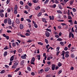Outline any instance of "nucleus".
Listing matches in <instances>:
<instances>
[{"label":"nucleus","instance_id":"obj_45","mask_svg":"<svg viewBox=\"0 0 77 77\" xmlns=\"http://www.w3.org/2000/svg\"><path fill=\"white\" fill-rule=\"evenodd\" d=\"M25 7L26 9H29V7L27 5H26Z\"/></svg>","mask_w":77,"mask_h":77},{"label":"nucleus","instance_id":"obj_12","mask_svg":"<svg viewBox=\"0 0 77 77\" xmlns=\"http://www.w3.org/2000/svg\"><path fill=\"white\" fill-rule=\"evenodd\" d=\"M16 23L17 24H19L20 23V19H17L16 20Z\"/></svg>","mask_w":77,"mask_h":77},{"label":"nucleus","instance_id":"obj_42","mask_svg":"<svg viewBox=\"0 0 77 77\" xmlns=\"http://www.w3.org/2000/svg\"><path fill=\"white\" fill-rule=\"evenodd\" d=\"M31 75H33V76H34V75H35V72H32L31 73Z\"/></svg>","mask_w":77,"mask_h":77},{"label":"nucleus","instance_id":"obj_40","mask_svg":"<svg viewBox=\"0 0 77 77\" xmlns=\"http://www.w3.org/2000/svg\"><path fill=\"white\" fill-rule=\"evenodd\" d=\"M12 45L13 47H15V46H16V43H13L12 44Z\"/></svg>","mask_w":77,"mask_h":77},{"label":"nucleus","instance_id":"obj_5","mask_svg":"<svg viewBox=\"0 0 77 77\" xmlns=\"http://www.w3.org/2000/svg\"><path fill=\"white\" fill-rule=\"evenodd\" d=\"M14 65H18V63H19V61L18 60H16V61H14Z\"/></svg>","mask_w":77,"mask_h":77},{"label":"nucleus","instance_id":"obj_27","mask_svg":"<svg viewBox=\"0 0 77 77\" xmlns=\"http://www.w3.org/2000/svg\"><path fill=\"white\" fill-rule=\"evenodd\" d=\"M20 68L19 67L18 68H17L16 70H15V72H17V71H19V70H20Z\"/></svg>","mask_w":77,"mask_h":77},{"label":"nucleus","instance_id":"obj_31","mask_svg":"<svg viewBox=\"0 0 77 77\" xmlns=\"http://www.w3.org/2000/svg\"><path fill=\"white\" fill-rule=\"evenodd\" d=\"M46 30H47V31H48V32H51V29H45Z\"/></svg>","mask_w":77,"mask_h":77},{"label":"nucleus","instance_id":"obj_3","mask_svg":"<svg viewBox=\"0 0 77 77\" xmlns=\"http://www.w3.org/2000/svg\"><path fill=\"white\" fill-rule=\"evenodd\" d=\"M8 24H9V25H11L12 24V20H11V19L9 18L8 19Z\"/></svg>","mask_w":77,"mask_h":77},{"label":"nucleus","instance_id":"obj_17","mask_svg":"<svg viewBox=\"0 0 77 77\" xmlns=\"http://www.w3.org/2000/svg\"><path fill=\"white\" fill-rule=\"evenodd\" d=\"M57 41H59V42H60V41H62V39L60 38H59L57 39Z\"/></svg>","mask_w":77,"mask_h":77},{"label":"nucleus","instance_id":"obj_9","mask_svg":"<svg viewBox=\"0 0 77 77\" xmlns=\"http://www.w3.org/2000/svg\"><path fill=\"white\" fill-rule=\"evenodd\" d=\"M50 67H46L45 68V72H47V71H48L50 70Z\"/></svg>","mask_w":77,"mask_h":77},{"label":"nucleus","instance_id":"obj_23","mask_svg":"<svg viewBox=\"0 0 77 77\" xmlns=\"http://www.w3.org/2000/svg\"><path fill=\"white\" fill-rule=\"evenodd\" d=\"M6 72V71H5V70H3L1 71L0 72L1 74H3L4 73H5Z\"/></svg>","mask_w":77,"mask_h":77},{"label":"nucleus","instance_id":"obj_8","mask_svg":"<svg viewBox=\"0 0 77 77\" xmlns=\"http://www.w3.org/2000/svg\"><path fill=\"white\" fill-rule=\"evenodd\" d=\"M49 18L50 20H54V17L53 16H52L51 17V16H49Z\"/></svg>","mask_w":77,"mask_h":77},{"label":"nucleus","instance_id":"obj_26","mask_svg":"<svg viewBox=\"0 0 77 77\" xmlns=\"http://www.w3.org/2000/svg\"><path fill=\"white\" fill-rule=\"evenodd\" d=\"M0 15L2 18L3 17H4V14L3 13H0Z\"/></svg>","mask_w":77,"mask_h":77},{"label":"nucleus","instance_id":"obj_50","mask_svg":"<svg viewBox=\"0 0 77 77\" xmlns=\"http://www.w3.org/2000/svg\"><path fill=\"white\" fill-rule=\"evenodd\" d=\"M5 17L6 18H7V17H8V13H7V12H6L5 14Z\"/></svg>","mask_w":77,"mask_h":77},{"label":"nucleus","instance_id":"obj_38","mask_svg":"<svg viewBox=\"0 0 77 77\" xmlns=\"http://www.w3.org/2000/svg\"><path fill=\"white\" fill-rule=\"evenodd\" d=\"M68 47H66V46L64 48V50L65 51H67V50H68Z\"/></svg>","mask_w":77,"mask_h":77},{"label":"nucleus","instance_id":"obj_44","mask_svg":"<svg viewBox=\"0 0 77 77\" xmlns=\"http://www.w3.org/2000/svg\"><path fill=\"white\" fill-rule=\"evenodd\" d=\"M27 69V70L29 71H31V69H30V67H28Z\"/></svg>","mask_w":77,"mask_h":77},{"label":"nucleus","instance_id":"obj_28","mask_svg":"<svg viewBox=\"0 0 77 77\" xmlns=\"http://www.w3.org/2000/svg\"><path fill=\"white\" fill-rule=\"evenodd\" d=\"M17 13H18V11H17V10H14V14H17Z\"/></svg>","mask_w":77,"mask_h":77},{"label":"nucleus","instance_id":"obj_35","mask_svg":"<svg viewBox=\"0 0 77 77\" xmlns=\"http://www.w3.org/2000/svg\"><path fill=\"white\" fill-rule=\"evenodd\" d=\"M45 41L46 44H48V40L47 39H45Z\"/></svg>","mask_w":77,"mask_h":77},{"label":"nucleus","instance_id":"obj_64","mask_svg":"<svg viewBox=\"0 0 77 77\" xmlns=\"http://www.w3.org/2000/svg\"><path fill=\"white\" fill-rule=\"evenodd\" d=\"M2 12H4V10L3 9L0 11V13H3Z\"/></svg>","mask_w":77,"mask_h":77},{"label":"nucleus","instance_id":"obj_6","mask_svg":"<svg viewBox=\"0 0 77 77\" xmlns=\"http://www.w3.org/2000/svg\"><path fill=\"white\" fill-rule=\"evenodd\" d=\"M26 56H27L26 54H24L23 55L21 56V58L23 59H26Z\"/></svg>","mask_w":77,"mask_h":77},{"label":"nucleus","instance_id":"obj_34","mask_svg":"<svg viewBox=\"0 0 77 77\" xmlns=\"http://www.w3.org/2000/svg\"><path fill=\"white\" fill-rule=\"evenodd\" d=\"M40 9V7L39 6H38V7H36L35 8V10H38V9Z\"/></svg>","mask_w":77,"mask_h":77},{"label":"nucleus","instance_id":"obj_29","mask_svg":"<svg viewBox=\"0 0 77 77\" xmlns=\"http://www.w3.org/2000/svg\"><path fill=\"white\" fill-rule=\"evenodd\" d=\"M71 57H72V58H74V57H75V56L74 55V53L72 54H71Z\"/></svg>","mask_w":77,"mask_h":77},{"label":"nucleus","instance_id":"obj_53","mask_svg":"<svg viewBox=\"0 0 77 77\" xmlns=\"http://www.w3.org/2000/svg\"><path fill=\"white\" fill-rule=\"evenodd\" d=\"M5 67H6L7 68H9V66H8L7 65H5Z\"/></svg>","mask_w":77,"mask_h":77},{"label":"nucleus","instance_id":"obj_30","mask_svg":"<svg viewBox=\"0 0 77 77\" xmlns=\"http://www.w3.org/2000/svg\"><path fill=\"white\" fill-rule=\"evenodd\" d=\"M18 52L19 53H21L22 52V49L20 48L18 50Z\"/></svg>","mask_w":77,"mask_h":77},{"label":"nucleus","instance_id":"obj_13","mask_svg":"<svg viewBox=\"0 0 77 77\" xmlns=\"http://www.w3.org/2000/svg\"><path fill=\"white\" fill-rule=\"evenodd\" d=\"M62 65V63H61L60 62H59L57 64V66H59V67H60V66H61Z\"/></svg>","mask_w":77,"mask_h":77},{"label":"nucleus","instance_id":"obj_62","mask_svg":"<svg viewBox=\"0 0 77 77\" xmlns=\"http://www.w3.org/2000/svg\"><path fill=\"white\" fill-rule=\"evenodd\" d=\"M29 6H31L32 5V4L30 3H29L28 4Z\"/></svg>","mask_w":77,"mask_h":77},{"label":"nucleus","instance_id":"obj_55","mask_svg":"<svg viewBox=\"0 0 77 77\" xmlns=\"http://www.w3.org/2000/svg\"><path fill=\"white\" fill-rule=\"evenodd\" d=\"M42 20L43 22H45V18H42Z\"/></svg>","mask_w":77,"mask_h":77},{"label":"nucleus","instance_id":"obj_47","mask_svg":"<svg viewBox=\"0 0 77 77\" xmlns=\"http://www.w3.org/2000/svg\"><path fill=\"white\" fill-rule=\"evenodd\" d=\"M58 7L60 9H62V6L61 5H59Z\"/></svg>","mask_w":77,"mask_h":77},{"label":"nucleus","instance_id":"obj_48","mask_svg":"<svg viewBox=\"0 0 77 77\" xmlns=\"http://www.w3.org/2000/svg\"><path fill=\"white\" fill-rule=\"evenodd\" d=\"M68 18L69 20H71V19H72V17L71 16H69Z\"/></svg>","mask_w":77,"mask_h":77},{"label":"nucleus","instance_id":"obj_7","mask_svg":"<svg viewBox=\"0 0 77 77\" xmlns=\"http://www.w3.org/2000/svg\"><path fill=\"white\" fill-rule=\"evenodd\" d=\"M55 64H53L52 65V70L54 71L55 69Z\"/></svg>","mask_w":77,"mask_h":77},{"label":"nucleus","instance_id":"obj_52","mask_svg":"<svg viewBox=\"0 0 77 77\" xmlns=\"http://www.w3.org/2000/svg\"><path fill=\"white\" fill-rule=\"evenodd\" d=\"M20 36L21 37H22V38H26V36L24 35H23L22 34H21V35H20Z\"/></svg>","mask_w":77,"mask_h":77},{"label":"nucleus","instance_id":"obj_14","mask_svg":"<svg viewBox=\"0 0 77 77\" xmlns=\"http://www.w3.org/2000/svg\"><path fill=\"white\" fill-rule=\"evenodd\" d=\"M20 29H23L24 28V26H23V25L22 24H20Z\"/></svg>","mask_w":77,"mask_h":77},{"label":"nucleus","instance_id":"obj_51","mask_svg":"<svg viewBox=\"0 0 77 77\" xmlns=\"http://www.w3.org/2000/svg\"><path fill=\"white\" fill-rule=\"evenodd\" d=\"M34 26L35 28H38V25H37V24H35L34 25Z\"/></svg>","mask_w":77,"mask_h":77},{"label":"nucleus","instance_id":"obj_32","mask_svg":"<svg viewBox=\"0 0 77 77\" xmlns=\"http://www.w3.org/2000/svg\"><path fill=\"white\" fill-rule=\"evenodd\" d=\"M37 43L38 45H42L43 44V43H42L41 42H38Z\"/></svg>","mask_w":77,"mask_h":77},{"label":"nucleus","instance_id":"obj_33","mask_svg":"<svg viewBox=\"0 0 77 77\" xmlns=\"http://www.w3.org/2000/svg\"><path fill=\"white\" fill-rule=\"evenodd\" d=\"M60 45H64V42H60Z\"/></svg>","mask_w":77,"mask_h":77},{"label":"nucleus","instance_id":"obj_24","mask_svg":"<svg viewBox=\"0 0 77 77\" xmlns=\"http://www.w3.org/2000/svg\"><path fill=\"white\" fill-rule=\"evenodd\" d=\"M49 2V0H46L45 2H44V4L45 5L46 4H47L48 3V2Z\"/></svg>","mask_w":77,"mask_h":77},{"label":"nucleus","instance_id":"obj_1","mask_svg":"<svg viewBox=\"0 0 77 77\" xmlns=\"http://www.w3.org/2000/svg\"><path fill=\"white\" fill-rule=\"evenodd\" d=\"M35 58L33 57L32 58L31 61V64L35 65Z\"/></svg>","mask_w":77,"mask_h":77},{"label":"nucleus","instance_id":"obj_54","mask_svg":"<svg viewBox=\"0 0 77 77\" xmlns=\"http://www.w3.org/2000/svg\"><path fill=\"white\" fill-rule=\"evenodd\" d=\"M65 57H66L67 58H68V57H69V54H66L65 56Z\"/></svg>","mask_w":77,"mask_h":77},{"label":"nucleus","instance_id":"obj_49","mask_svg":"<svg viewBox=\"0 0 77 77\" xmlns=\"http://www.w3.org/2000/svg\"><path fill=\"white\" fill-rule=\"evenodd\" d=\"M61 24L62 26H66V23H61Z\"/></svg>","mask_w":77,"mask_h":77},{"label":"nucleus","instance_id":"obj_10","mask_svg":"<svg viewBox=\"0 0 77 77\" xmlns=\"http://www.w3.org/2000/svg\"><path fill=\"white\" fill-rule=\"evenodd\" d=\"M51 8H54H54H56V4H54L52 5L51 6Z\"/></svg>","mask_w":77,"mask_h":77},{"label":"nucleus","instance_id":"obj_43","mask_svg":"<svg viewBox=\"0 0 77 77\" xmlns=\"http://www.w3.org/2000/svg\"><path fill=\"white\" fill-rule=\"evenodd\" d=\"M20 3L21 5H24V3L22 1L20 2Z\"/></svg>","mask_w":77,"mask_h":77},{"label":"nucleus","instance_id":"obj_11","mask_svg":"<svg viewBox=\"0 0 77 77\" xmlns=\"http://www.w3.org/2000/svg\"><path fill=\"white\" fill-rule=\"evenodd\" d=\"M57 12L60 14H62V12L60 10H57Z\"/></svg>","mask_w":77,"mask_h":77},{"label":"nucleus","instance_id":"obj_59","mask_svg":"<svg viewBox=\"0 0 77 77\" xmlns=\"http://www.w3.org/2000/svg\"><path fill=\"white\" fill-rule=\"evenodd\" d=\"M58 21H60V22H63V21H64V20H58Z\"/></svg>","mask_w":77,"mask_h":77},{"label":"nucleus","instance_id":"obj_4","mask_svg":"<svg viewBox=\"0 0 77 77\" xmlns=\"http://www.w3.org/2000/svg\"><path fill=\"white\" fill-rule=\"evenodd\" d=\"M74 36V34L73 33H72L71 32H69V38H71V36H72V38H73Z\"/></svg>","mask_w":77,"mask_h":77},{"label":"nucleus","instance_id":"obj_60","mask_svg":"<svg viewBox=\"0 0 77 77\" xmlns=\"http://www.w3.org/2000/svg\"><path fill=\"white\" fill-rule=\"evenodd\" d=\"M7 33H12V32L10 30H7Z\"/></svg>","mask_w":77,"mask_h":77},{"label":"nucleus","instance_id":"obj_56","mask_svg":"<svg viewBox=\"0 0 77 77\" xmlns=\"http://www.w3.org/2000/svg\"><path fill=\"white\" fill-rule=\"evenodd\" d=\"M47 63V64H48V65H50V64H51V62H50V61H48Z\"/></svg>","mask_w":77,"mask_h":77},{"label":"nucleus","instance_id":"obj_19","mask_svg":"<svg viewBox=\"0 0 77 77\" xmlns=\"http://www.w3.org/2000/svg\"><path fill=\"white\" fill-rule=\"evenodd\" d=\"M37 57L38 60H39L41 59V56L40 55V54L37 55Z\"/></svg>","mask_w":77,"mask_h":77},{"label":"nucleus","instance_id":"obj_36","mask_svg":"<svg viewBox=\"0 0 77 77\" xmlns=\"http://www.w3.org/2000/svg\"><path fill=\"white\" fill-rule=\"evenodd\" d=\"M26 36H30V34H29V33L26 32L25 34Z\"/></svg>","mask_w":77,"mask_h":77},{"label":"nucleus","instance_id":"obj_20","mask_svg":"<svg viewBox=\"0 0 77 77\" xmlns=\"http://www.w3.org/2000/svg\"><path fill=\"white\" fill-rule=\"evenodd\" d=\"M7 12L8 13H9V12H11V8H8L7 10Z\"/></svg>","mask_w":77,"mask_h":77},{"label":"nucleus","instance_id":"obj_63","mask_svg":"<svg viewBox=\"0 0 77 77\" xmlns=\"http://www.w3.org/2000/svg\"><path fill=\"white\" fill-rule=\"evenodd\" d=\"M4 50H8V49H9V48H8L7 46L5 47L4 48Z\"/></svg>","mask_w":77,"mask_h":77},{"label":"nucleus","instance_id":"obj_2","mask_svg":"<svg viewBox=\"0 0 77 77\" xmlns=\"http://www.w3.org/2000/svg\"><path fill=\"white\" fill-rule=\"evenodd\" d=\"M45 35L47 38H49L50 35V33L46 31L45 32Z\"/></svg>","mask_w":77,"mask_h":77},{"label":"nucleus","instance_id":"obj_25","mask_svg":"<svg viewBox=\"0 0 77 77\" xmlns=\"http://www.w3.org/2000/svg\"><path fill=\"white\" fill-rule=\"evenodd\" d=\"M8 23V19H6L4 21V23L5 24H6Z\"/></svg>","mask_w":77,"mask_h":77},{"label":"nucleus","instance_id":"obj_58","mask_svg":"<svg viewBox=\"0 0 77 77\" xmlns=\"http://www.w3.org/2000/svg\"><path fill=\"white\" fill-rule=\"evenodd\" d=\"M72 10L73 12H75L76 11V9L74 8H73Z\"/></svg>","mask_w":77,"mask_h":77},{"label":"nucleus","instance_id":"obj_41","mask_svg":"<svg viewBox=\"0 0 77 77\" xmlns=\"http://www.w3.org/2000/svg\"><path fill=\"white\" fill-rule=\"evenodd\" d=\"M41 15H42V13L40 12L38 14V17H40Z\"/></svg>","mask_w":77,"mask_h":77},{"label":"nucleus","instance_id":"obj_16","mask_svg":"<svg viewBox=\"0 0 77 77\" xmlns=\"http://www.w3.org/2000/svg\"><path fill=\"white\" fill-rule=\"evenodd\" d=\"M14 56H12L10 60V61H12L14 60Z\"/></svg>","mask_w":77,"mask_h":77},{"label":"nucleus","instance_id":"obj_61","mask_svg":"<svg viewBox=\"0 0 77 77\" xmlns=\"http://www.w3.org/2000/svg\"><path fill=\"white\" fill-rule=\"evenodd\" d=\"M6 39H7L8 40V39H9V37L8 36H6V37H5Z\"/></svg>","mask_w":77,"mask_h":77},{"label":"nucleus","instance_id":"obj_22","mask_svg":"<svg viewBox=\"0 0 77 77\" xmlns=\"http://www.w3.org/2000/svg\"><path fill=\"white\" fill-rule=\"evenodd\" d=\"M74 0H72V1H70V5H72V4H73V3H74Z\"/></svg>","mask_w":77,"mask_h":77},{"label":"nucleus","instance_id":"obj_15","mask_svg":"<svg viewBox=\"0 0 77 77\" xmlns=\"http://www.w3.org/2000/svg\"><path fill=\"white\" fill-rule=\"evenodd\" d=\"M24 63V60H22L20 62L21 65H23V64Z\"/></svg>","mask_w":77,"mask_h":77},{"label":"nucleus","instance_id":"obj_39","mask_svg":"<svg viewBox=\"0 0 77 77\" xmlns=\"http://www.w3.org/2000/svg\"><path fill=\"white\" fill-rule=\"evenodd\" d=\"M18 9V7H17V5H16L14 8V10H17Z\"/></svg>","mask_w":77,"mask_h":77},{"label":"nucleus","instance_id":"obj_37","mask_svg":"<svg viewBox=\"0 0 77 77\" xmlns=\"http://www.w3.org/2000/svg\"><path fill=\"white\" fill-rule=\"evenodd\" d=\"M26 20L29 22V23H31V20L29 19H27Z\"/></svg>","mask_w":77,"mask_h":77},{"label":"nucleus","instance_id":"obj_21","mask_svg":"<svg viewBox=\"0 0 77 77\" xmlns=\"http://www.w3.org/2000/svg\"><path fill=\"white\" fill-rule=\"evenodd\" d=\"M7 54H8V52H7V51L5 52L4 53V56H6Z\"/></svg>","mask_w":77,"mask_h":77},{"label":"nucleus","instance_id":"obj_18","mask_svg":"<svg viewBox=\"0 0 77 77\" xmlns=\"http://www.w3.org/2000/svg\"><path fill=\"white\" fill-rule=\"evenodd\" d=\"M43 72H44V70L43 69H41L40 70V72H39V73H42Z\"/></svg>","mask_w":77,"mask_h":77},{"label":"nucleus","instance_id":"obj_46","mask_svg":"<svg viewBox=\"0 0 77 77\" xmlns=\"http://www.w3.org/2000/svg\"><path fill=\"white\" fill-rule=\"evenodd\" d=\"M65 51H62V54H61V55H65Z\"/></svg>","mask_w":77,"mask_h":77},{"label":"nucleus","instance_id":"obj_57","mask_svg":"<svg viewBox=\"0 0 77 77\" xmlns=\"http://www.w3.org/2000/svg\"><path fill=\"white\" fill-rule=\"evenodd\" d=\"M62 70H60L58 72V74H60V73H62Z\"/></svg>","mask_w":77,"mask_h":77}]
</instances>
